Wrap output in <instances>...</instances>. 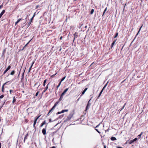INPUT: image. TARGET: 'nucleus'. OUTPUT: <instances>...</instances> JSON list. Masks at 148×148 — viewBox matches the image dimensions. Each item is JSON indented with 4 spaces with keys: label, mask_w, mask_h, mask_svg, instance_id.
Masks as SVG:
<instances>
[{
    "label": "nucleus",
    "mask_w": 148,
    "mask_h": 148,
    "mask_svg": "<svg viewBox=\"0 0 148 148\" xmlns=\"http://www.w3.org/2000/svg\"><path fill=\"white\" fill-rule=\"evenodd\" d=\"M74 114L73 112L70 113L68 116L67 117V118L64 121V122H67L68 121L71 119V118L73 117V115Z\"/></svg>",
    "instance_id": "obj_1"
},
{
    "label": "nucleus",
    "mask_w": 148,
    "mask_h": 148,
    "mask_svg": "<svg viewBox=\"0 0 148 148\" xmlns=\"http://www.w3.org/2000/svg\"><path fill=\"white\" fill-rule=\"evenodd\" d=\"M91 99H90L88 101V104L87 105V106H86V110H85V111H86V110L88 109L90 107V105H91V103H90V100Z\"/></svg>",
    "instance_id": "obj_2"
},
{
    "label": "nucleus",
    "mask_w": 148,
    "mask_h": 148,
    "mask_svg": "<svg viewBox=\"0 0 148 148\" xmlns=\"http://www.w3.org/2000/svg\"><path fill=\"white\" fill-rule=\"evenodd\" d=\"M11 66L10 65L9 66L4 72L3 75L5 74L11 68Z\"/></svg>",
    "instance_id": "obj_3"
},
{
    "label": "nucleus",
    "mask_w": 148,
    "mask_h": 148,
    "mask_svg": "<svg viewBox=\"0 0 148 148\" xmlns=\"http://www.w3.org/2000/svg\"><path fill=\"white\" fill-rule=\"evenodd\" d=\"M49 84L50 82H49L48 84L47 85L46 87L45 88L44 90L42 91V94L45 93L47 89H48L49 85Z\"/></svg>",
    "instance_id": "obj_4"
},
{
    "label": "nucleus",
    "mask_w": 148,
    "mask_h": 148,
    "mask_svg": "<svg viewBox=\"0 0 148 148\" xmlns=\"http://www.w3.org/2000/svg\"><path fill=\"white\" fill-rule=\"evenodd\" d=\"M10 81H8L7 82H6L5 83H4L3 85L2 86V92H4V86L7 84V83H9Z\"/></svg>",
    "instance_id": "obj_5"
},
{
    "label": "nucleus",
    "mask_w": 148,
    "mask_h": 148,
    "mask_svg": "<svg viewBox=\"0 0 148 148\" xmlns=\"http://www.w3.org/2000/svg\"><path fill=\"white\" fill-rule=\"evenodd\" d=\"M69 89V88H66L64 90L63 92L62 93L61 95H62V96H64L66 92Z\"/></svg>",
    "instance_id": "obj_6"
},
{
    "label": "nucleus",
    "mask_w": 148,
    "mask_h": 148,
    "mask_svg": "<svg viewBox=\"0 0 148 148\" xmlns=\"http://www.w3.org/2000/svg\"><path fill=\"white\" fill-rule=\"evenodd\" d=\"M88 89V88H86L82 92V94L80 95V97H82L84 94L85 93V92Z\"/></svg>",
    "instance_id": "obj_7"
},
{
    "label": "nucleus",
    "mask_w": 148,
    "mask_h": 148,
    "mask_svg": "<svg viewBox=\"0 0 148 148\" xmlns=\"http://www.w3.org/2000/svg\"><path fill=\"white\" fill-rule=\"evenodd\" d=\"M42 132L44 135L46 134V128H43L42 130Z\"/></svg>",
    "instance_id": "obj_8"
},
{
    "label": "nucleus",
    "mask_w": 148,
    "mask_h": 148,
    "mask_svg": "<svg viewBox=\"0 0 148 148\" xmlns=\"http://www.w3.org/2000/svg\"><path fill=\"white\" fill-rule=\"evenodd\" d=\"M77 34H77V32H75V33L74 34V39L73 41H74V40H75V38H77V37L78 36Z\"/></svg>",
    "instance_id": "obj_9"
},
{
    "label": "nucleus",
    "mask_w": 148,
    "mask_h": 148,
    "mask_svg": "<svg viewBox=\"0 0 148 148\" xmlns=\"http://www.w3.org/2000/svg\"><path fill=\"white\" fill-rule=\"evenodd\" d=\"M127 142H128V143L129 144H132V143H133L134 142V141L133 140H128L126 142V144L127 143Z\"/></svg>",
    "instance_id": "obj_10"
},
{
    "label": "nucleus",
    "mask_w": 148,
    "mask_h": 148,
    "mask_svg": "<svg viewBox=\"0 0 148 148\" xmlns=\"http://www.w3.org/2000/svg\"><path fill=\"white\" fill-rule=\"evenodd\" d=\"M28 136V133H27L25 136L24 139V142H25V141L27 139V137Z\"/></svg>",
    "instance_id": "obj_11"
},
{
    "label": "nucleus",
    "mask_w": 148,
    "mask_h": 148,
    "mask_svg": "<svg viewBox=\"0 0 148 148\" xmlns=\"http://www.w3.org/2000/svg\"><path fill=\"white\" fill-rule=\"evenodd\" d=\"M33 20V18H31V19H30V20L29 21L27 25L28 26V27L31 24Z\"/></svg>",
    "instance_id": "obj_12"
},
{
    "label": "nucleus",
    "mask_w": 148,
    "mask_h": 148,
    "mask_svg": "<svg viewBox=\"0 0 148 148\" xmlns=\"http://www.w3.org/2000/svg\"><path fill=\"white\" fill-rule=\"evenodd\" d=\"M59 102V101H56L52 107L54 109Z\"/></svg>",
    "instance_id": "obj_13"
},
{
    "label": "nucleus",
    "mask_w": 148,
    "mask_h": 148,
    "mask_svg": "<svg viewBox=\"0 0 148 148\" xmlns=\"http://www.w3.org/2000/svg\"><path fill=\"white\" fill-rule=\"evenodd\" d=\"M5 10H2V11L1 12V13L0 14V18H1L2 16L3 15V14L5 13Z\"/></svg>",
    "instance_id": "obj_14"
},
{
    "label": "nucleus",
    "mask_w": 148,
    "mask_h": 148,
    "mask_svg": "<svg viewBox=\"0 0 148 148\" xmlns=\"http://www.w3.org/2000/svg\"><path fill=\"white\" fill-rule=\"evenodd\" d=\"M46 121L45 120L44 121L40 124V127H42L43 126L46 124Z\"/></svg>",
    "instance_id": "obj_15"
},
{
    "label": "nucleus",
    "mask_w": 148,
    "mask_h": 148,
    "mask_svg": "<svg viewBox=\"0 0 148 148\" xmlns=\"http://www.w3.org/2000/svg\"><path fill=\"white\" fill-rule=\"evenodd\" d=\"M37 120L36 119H34V121L33 124V127L34 128H36V127L35 126V125L36 124Z\"/></svg>",
    "instance_id": "obj_16"
},
{
    "label": "nucleus",
    "mask_w": 148,
    "mask_h": 148,
    "mask_svg": "<svg viewBox=\"0 0 148 148\" xmlns=\"http://www.w3.org/2000/svg\"><path fill=\"white\" fill-rule=\"evenodd\" d=\"M54 109L52 107L51 109L49 111L47 115V116L49 115V113Z\"/></svg>",
    "instance_id": "obj_17"
},
{
    "label": "nucleus",
    "mask_w": 148,
    "mask_h": 148,
    "mask_svg": "<svg viewBox=\"0 0 148 148\" xmlns=\"http://www.w3.org/2000/svg\"><path fill=\"white\" fill-rule=\"evenodd\" d=\"M143 133V132H142L140 134L138 135V136H137L138 139L140 138L141 136L142 135Z\"/></svg>",
    "instance_id": "obj_18"
},
{
    "label": "nucleus",
    "mask_w": 148,
    "mask_h": 148,
    "mask_svg": "<svg viewBox=\"0 0 148 148\" xmlns=\"http://www.w3.org/2000/svg\"><path fill=\"white\" fill-rule=\"evenodd\" d=\"M22 20L21 18H20L18 19L15 23V25H16L20 21H21Z\"/></svg>",
    "instance_id": "obj_19"
},
{
    "label": "nucleus",
    "mask_w": 148,
    "mask_h": 148,
    "mask_svg": "<svg viewBox=\"0 0 148 148\" xmlns=\"http://www.w3.org/2000/svg\"><path fill=\"white\" fill-rule=\"evenodd\" d=\"M111 140L112 141H114L116 140V138L114 137H112L110 138Z\"/></svg>",
    "instance_id": "obj_20"
},
{
    "label": "nucleus",
    "mask_w": 148,
    "mask_h": 148,
    "mask_svg": "<svg viewBox=\"0 0 148 148\" xmlns=\"http://www.w3.org/2000/svg\"><path fill=\"white\" fill-rule=\"evenodd\" d=\"M63 96H62V95H61L60 97L58 100V101L59 102H60L62 99Z\"/></svg>",
    "instance_id": "obj_21"
},
{
    "label": "nucleus",
    "mask_w": 148,
    "mask_h": 148,
    "mask_svg": "<svg viewBox=\"0 0 148 148\" xmlns=\"http://www.w3.org/2000/svg\"><path fill=\"white\" fill-rule=\"evenodd\" d=\"M16 101V99L15 97H13V100L12 101V103H14Z\"/></svg>",
    "instance_id": "obj_22"
},
{
    "label": "nucleus",
    "mask_w": 148,
    "mask_h": 148,
    "mask_svg": "<svg viewBox=\"0 0 148 148\" xmlns=\"http://www.w3.org/2000/svg\"><path fill=\"white\" fill-rule=\"evenodd\" d=\"M47 81V79H46L44 80L43 83V86H45V84H46Z\"/></svg>",
    "instance_id": "obj_23"
},
{
    "label": "nucleus",
    "mask_w": 148,
    "mask_h": 148,
    "mask_svg": "<svg viewBox=\"0 0 148 148\" xmlns=\"http://www.w3.org/2000/svg\"><path fill=\"white\" fill-rule=\"evenodd\" d=\"M15 73V71L14 70H13L11 71L10 73V75H13Z\"/></svg>",
    "instance_id": "obj_24"
},
{
    "label": "nucleus",
    "mask_w": 148,
    "mask_h": 148,
    "mask_svg": "<svg viewBox=\"0 0 148 148\" xmlns=\"http://www.w3.org/2000/svg\"><path fill=\"white\" fill-rule=\"evenodd\" d=\"M103 90H101V91L100 92L99 95L97 98V99H98L99 98V97L101 96L102 92H103Z\"/></svg>",
    "instance_id": "obj_25"
},
{
    "label": "nucleus",
    "mask_w": 148,
    "mask_h": 148,
    "mask_svg": "<svg viewBox=\"0 0 148 148\" xmlns=\"http://www.w3.org/2000/svg\"><path fill=\"white\" fill-rule=\"evenodd\" d=\"M60 128H58L57 130L53 132L52 133V134L53 135H54L57 132H58V131L59 130Z\"/></svg>",
    "instance_id": "obj_26"
},
{
    "label": "nucleus",
    "mask_w": 148,
    "mask_h": 148,
    "mask_svg": "<svg viewBox=\"0 0 148 148\" xmlns=\"http://www.w3.org/2000/svg\"><path fill=\"white\" fill-rule=\"evenodd\" d=\"M68 109H67V110H62V111H61V112H62V113H63L65 112H68Z\"/></svg>",
    "instance_id": "obj_27"
},
{
    "label": "nucleus",
    "mask_w": 148,
    "mask_h": 148,
    "mask_svg": "<svg viewBox=\"0 0 148 148\" xmlns=\"http://www.w3.org/2000/svg\"><path fill=\"white\" fill-rule=\"evenodd\" d=\"M40 116L41 115H40L38 116H36V117H35L34 119H36L37 120L40 117Z\"/></svg>",
    "instance_id": "obj_28"
},
{
    "label": "nucleus",
    "mask_w": 148,
    "mask_h": 148,
    "mask_svg": "<svg viewBox=\"0 0 148 148\" xmlns=\"http://www.w3.org/2000/svg\"><path fill=\"white\" fill-rule=\"evenodd\" d=\"M126 104V103H125L124 104V105L122 107V108H121V109L120 110V111H121V110H122L125 107V106Z\"/></svg>",
    "instance_id": "obj_29"
},
{
    "label": "nucleus",
    "mask_w": 148,
    "mask_h": 148,
    "mask_svg": "<svg viewBox=\"0 0 148 148\" xmlns=\"http://www.w3.org/2000/svg\"><path fill=\"white\" fill-rule=\"evenodd\" d=\"M32 65H31V66H30V67H29V70L28 71V73H29L30 72L31 70V69H32Z\"/></svg>",
    "instance_id": "obj_30"
},
{
    "label": "nucleus",
    "mask_w": 148,
    "mask_h": 148,
    "mask_svg": "<svg viewBox=\"0 0 148 148\" xmlns=\"http://www.w3.org/2000/svg\"><path fill=\"white\" fill-rule=\"evenodd\" d=\"M66 77V76H65L64 77H63L61 79V81L60 82H61H61L63 81H64V79H65V78Z\"/></svg>",
    "instance_id": "obj_31"
},
{
    "label": "nucleus",
    "mask_w": 148,
    "mask_h": 148,
    "mask_svg": "<svg viewBox=\"0 0 148 148\" xmlns=\"http://www.w3.org/2000/svg\"><path fill=\"white\" fill-rule=\"evenodd\" d=\"M94 12V10L93 9H92L90 12V14H92Z\"/></svg>",
    "instance_id": "obj_32"
},
{
    "label": "nucleus",
    "mask_w": 148,
    "mask_h": 148,
    "mask_svg": "<svg viewBox=\"0 0 148 148\" xmlns=\"http://www.w3.org/2000/svg\"><path fill=\"white\" fill-rule=\"evenodd\" d=\"M118 32H116V33L115 36L114 37V38H116L118 36Z\"/></svg>",
    "instance_id": "obj_33"
},
{
    "label": "nucleus",
    "mask_w": 148,
    "mask_h": 148,
    "mask_svg": "<svg viewBox=\"0 0 148 148\" xmlns=\"http://www.w3.org/2000/svg\"><path fill=\"white\" fill-rule=\"evenodd\" d=\"M61 84V82H60V83H59L58 85V86L56 87V89H57V90L58 89V87L60 86V85Z\"/></svg>",
    "instance_id": "obj_34"
},
{
    "label": "nucleus",
    "mask_w": 148,
    "mask_h": 148,
    "mask_svg": "<svg viewBox=\"0 0 148 148\" xmlns=\"http://www.w3.org/2000/svg\"><path fill=\"white\" fill-rule=\"evenodd\" d=\"M32 40V39H31L30 40H29V42H27V43L24 47H23V49L27 46V45L29 43V42H30Z\"/></svg>",
    "instance_id": "obj_35"
},
{
    "label": "nucleus",
    "mask_w": 148,
    "mask_h": 148,
    "mask_svg": "<svg viewBox=\"0 0 148 148\" xmlns=\"http://www.w3.org/2000/svg\"><path fill=\"white\" fill-rule=\"evenodd\" d=\"M143 26V25H142L140 27L139 30V31L137 33V34H136V36L139 33V32H140V30L141 29V28Z\"/></svg>",
    "instance_id": "obj_36"
},
{
    "label": "nucleus",
    "mask_w": 148,
    "mask_h": 148,
    "mask_svg": "<svg viewBox=\"0 0 148 148\" xmlns=\"http://www.w3.org/2000/svg\"><path fill=\"white\" fill-rule=\"evenodd\" d=\"M116 40H114L113 42L112 43V45H114V44H115L116 41Z\"/></svg>",
    "instance_id": "obj_37"
},
{
    "label": "nucleus",
    "mask_w": 148,
    "mask_h": 148,
    "mask_svg": "<svg viewBox=\"0 0 148 148\" xmlns=\"http://www.w3.org/2000/svg\"><path fill=\"white\" fill-rule=\"evenodd\" d=\"M57 74V73H56L55 74H54V75H51V78H53V77L55 76Z\"/></svg>",
    "instance_id": "obj_38"
},
{
    "label": "nucleus",
    "mask_w": 148,
    "mask_h": 148,
    "mask_svg": "<svg viewBox=\"0 0 148 148\" xmlns=\"http://www.w3.org/2000/svg\"><path fill=\"white\" fill-rule=\"evenodd\" d=\"M4 97V95H2L0 96V99H2L3 97Z\"/></svg>",
    "instance_id": "obj_39"
},
{
    "label": "nucleus",
    "mask_w": 148,
    "mask_h": 148,
    "mask_svg": "<svg viewBox=\"0 0 148 148\" xmlns=\"http://www.w3.org/2000/svg\"><path fill=\"white\" fill-rule=\"evenodd\" d=\"M95 130L96 131L98 132L99 134H100L101 132L99 131V130H98V129H95Z\"/></svg>",
    "instance_id": "obj_40"
},
{
    "label": "nucleus",
    "mask_w": 148,
    "mask_h": 148,
    "mask_svg": "<svg viewBox=\"0 0 148 148\" xmlns=\"http://www.w3.org/2000/svg\"><path fill=\"white\" fill-rule=\"evenodd\" d=\"M23 78L24 77H22V78H21V82H23V85L24 84V83H23Z\"/></svg>",
    "instance_id": "obj_41"
},
{
    "label": "nucleus",
    "mask_w": 148,
    "mask_h": 148,
    "mask_svg": "<svg viewBox=\"0 0 148 148\" xmlns=\"http://www.w3.org/2000/svg\"><path fill=\"white\" fill-rule=\"evenodd\" d=\"M39 93V91H38L36 93V94L35 95L36 96H37L38 95V94Z\"/></svg>",
    "instance_id": "obj_42"
},
{
    "label": "nucleus",
    "mask_w": 148,
    "mask_h": 148,
    "mask_svg": "<svg viewBox=\"0 0 148 148\" xmlns=\"http://www.w3.org/2000/svg\"><path fill=\"white\" fill-rule=\"evenodd\" d=\"M6 52V49H4L2 53H5Z\"/></svg>",
    "instance_id": "obj_43"
},
{
    "label": "nucleus",
    "mask_w": 148,
    "mask_h": 148,
    "mask_svg": "<svg viewBox=\"0 0 148 148\" xmlns=\"http://www.w3.org/2000/svg\"><path fill=\"white\" fill-rule=\"evenodd\" d=\"M62 113V112H61H61H57L56 114L57 115L58 114H60L61 113Z\"/></svg>",
    "instance_id": "obj_44"
},
{
    "label": "nucleus",
    "mask_w": 148,
    "mask_h": 148,
    "mask_svg": "<svg viewBox=\"0 0 148 148\" xmlns=\"http://www.w3.org/2000/svg\"><path fill=\"white\" fill-rule=\"evenodd\" d=\"M138 139V138L137 139V138H135L133 140V141H134H134H136V140H137Z\"/></svg>",
    "instance_id": "obj_45"
},
{
    "label": "nucleus",
    "mask_w": 148,
    "mask_h": 148,
    "mask_svg": "<svg viewBox=\"0 0 148 148\" xmlns=\"http://www.w3.org/2000/svg\"><path fill=\"white\" fill-rule=\"evenodd\" d=\"M25 69L24 72L22 73V77H24V72H25Z\"/></svg>",
    "instance_id": "obj_46"
},
{
    "label": "nucleus",
    "mask_w": 148,
    "mask_h": 148,
    "mask_svg": "<svg viewBox=\"0 0 148 148\" xmlns=\"http://www.w3.org/2000/svg\"><path fill=\"white\" fill-rule=\"evenodd\" d=\"M13 90H10V94H12V92H13Z\"/></svg>",
    "instance_id": "obj_47"
},
{
    "label": "nucleus",
    "mask_w": 148,
    "mask_h": 148,
    "mask_svg": "<svg viewBox=\"0 0 148 148\" xmlns=\"http://www.w3.org/2000/svg\"><path fill=\"white\" fill-rule=\"evenodd\" d=\"M1 56L3 57H5L4 53H2Z\"/></svg>",
    "instance_id": "obj_48"
},
{
    "label": "nucleus",
    "mask_w": 148,
    "mask_h": 148,
    "mask_svg": "<svg viewBox=\"0 0 148 148\" xmlns=\"http://www.w3.org/2000/svg\"><path fill=\"white\" fill-rule=\"evenodd\" d=\"M106 87L104 86L103 87V88L102 89V90H103Z\"/></svg>",
    "instance_id": "obj_49"
},
{
    "label": "nucleus",
    "mask_w": 148,
    "mask_h": 148,
    "mask_svg": "<svg viewBox=\"0 0 148 148\" xmlns=\"http://www.w3.org/2000/svg\"><path fill=\"white\" fill-rule=\"evenodd\" d=\"M3 5H0V9L2 8H3Z\"/></svg>",
    "instance_id": "obj_50"
},
{
    "label": "nucleus",
    "mask_w": 148,
    "mask_h": 148,
    "mask_svg": "<svg viewBox=\"0 0 148 148\" xmlns=\"http://www.w3.org/2000/svg\"><path fill=\"white\" fill-rule=\"evenodd\" d=\"M100 125V123H99V124L98 125L95 127V128H97V127H99V125Z\"/></svg>",
    "instance_id": "obj_51"
},
{
    "label": "nucleus",
    "mask_w": 148,
    "mask_h": 148,
    "mask_svg": "<svg viewBox=\"0 0 148 148\" xmlns=\"http://www.w3.org/2000/svg\"><path fill=\"white\" fill-rule=\"evenodd\" d=\"M113 46H114L113 45H112V44H111V47H110L111 49H112V48Z\"/></svg>",
    "instance_id": "obj_52"
},
{
    "label": "nucleus",
    "mask_w": 148,
    "mask_h": 148,
    "mask_svg": "<svg viewBox=\"0 0 148 148\" xmlns=\"http://www.w3.org/2000/svg\"><path fill=\"white\" fill-rule=\"evenodd\" d=\"M49 121L50 122H52V121H51V119H49Z\"/></svg>",
    "instance_id": "obj_53"
},
{
    "label": "nucleus",
    "mask_w": 148,
    "mask_h": 148,
    "mask_svg": "<svg viewBox=\"0 0 148 148\" xmlns=\"http://www.w3.org/2000/svg\"><path fill=\"white\" fill-rule=\"evenodd\" d=\"M107 10V8H106L104 10V11H105V12H106V11Z\"/></svg>",
    "instance_id": "obj_54"
},
{
    "label": "nucleus",
    "mask_w": 148,
    "mask_h": 148,
    "mask_svg": "<svg viewBox=\"0 0 148 148\" xmlns=\"http://www.w3.org/2000/svg\"><path fill=\"white\" fill-rule=\"evenodd\" d=\"M80 97H81L80 96V97L77 99V101H78L79 100V99H80Z\"/></svg>",
    "instance_id": "obj_55"
},
{
    "label": "nucleus",
    "mask_w": 148,
    "mask_h": 148,
    "mask_svg": "<svg viewBox=\"0 0 148 148\" xmlns=\"http://www.w3.org/2000/svg\"><path fill=\"white\" fill-rule=\"evenodd\" d=\"M34 61L33 62H32V64H31V65H32V66H33V64H34Z\"/></svg>",
    "instance_id": "obj_56"
},
{
    "label": "nucleus",
    "mask_w": 148,
    "mask_h": 148,
    "mask_svg": "<svg viewBox=\"0 0 148 148\" xmlns=\"http://www.w3.org/2000/svg\"><path fill=\"white\" fill-rule=\"evenodd\" d=\"M38 82H36V83H35V84H34V86H36V85H37V84H38Z\"/></svg>",
    "instance_id": "obj_57"
},
{
    "label": "nucleus",
    "mask_w": 148,
    "mask_h": 148,
    "mask_svg": "<svg viewBox=\"0 0 148 148\" xmlns=\"http://www.w3.org/2000/svg\"><path fill=\"white\" fill-rule=\"evenodd\" d=\"M94 62H93V63H92L90 65V66H92V65H93V64H94Z\"/></svg>",
    "instance_id": "obj_58"
},
{
    "label": "nucleus",
    "mask_w": 148,
    "mask_h": 148,
    "mask_svg": "<svg viewBox=\"0 0 148 148\" xmlns=\"http://www.w3.org/2000/svg\"><path fill=\"white\" fill-rule=\"evenodd\" d=\"M105 12H105L104 11H103V14L102 15V16H103L104 15V14H105Z\"/></svg>",
    "instance_id": "obj_59"
},
{
    "label": "nucleus",
    "mask_w": 148,
    "mask_h": 148,
    "mask_svg": "<svg viewBox=\"0 0 148 148\" xmlns=\"http://www.w3.org/2000/svg\"><path fill=\"white\" fill-rule=\"evenodd\" d=\"M62 36H61V37H60V40H62Z\"/></svg>",
    "instance_id": "obj_60"
},
{
    "label": "nucleus",
    "mask_w": 148,
    "mask_h": 148,
    "mask_svg": "<svg viewBox=\"0 0 148 148\" xmlns=\"http://www.w3.org/2000/svg\"><path fill=\"white\" fill-rule=\"evenodd\" d=\"M34 16H35L34 15H33V16L32 17V18H33V20L34 18Z\"/></svg>",
    "instance_id": "obj_61"
},
{
    "label": "nucleus",
    "mask_w": 148,
    "mask_h": 148,
    "mask_svg": "<svg viewBox=\"0 0 148 148\" xmlns=\"http://www.w3.org/2000/svg\"><path fill=\"white\" fill-rule=\"evenodd\" d=\"M104 148H106V146L105 145H104Z\"/></svg>",
    "instance_id": "obj_62"
},
{
    "label": "nucleus",
    "mask_w": 148,
    "mask_h": 148,
    "mask_svg": "<svg viewBox=\"0 0 148 148\" xmlns=\"http://www.w3.org/2000/svg\"><path fill=\"white\" fill-rule=\"evenodd\" d=\"M108 82H107V83L105 84V86H106H106H107V84H108Z\"/></svg>",
    "instance_id": "obj_63"
},
{
    "label": "nucleus",
    "mask_w": 148,
    "mask_h": 148,
    "mask_svg": "<svg viewBox=\"0 0 148 148\" xmlns=\"http://www.w3.org/2000/svg\"><path fill=\"white\" fill-rule=\"evenodd\" d=\"M61 49H62V48L61 47H60V49L59 50V51H61Z\"/></svg>",
    "instance_id": "obj_64"
}]
</instances>
